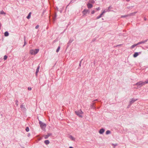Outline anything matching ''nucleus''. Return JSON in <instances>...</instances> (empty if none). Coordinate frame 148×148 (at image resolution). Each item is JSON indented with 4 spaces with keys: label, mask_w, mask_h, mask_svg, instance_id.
<instances>
[{
    "label": "nucleus",
    "mask_w": 148,
    "mask_h": 148,
    "mask_svg": "<svg viewBox=\"0 0 148 148\" xmlns=\"http://www.w3.org/2000/svg\"><path fill=\"white\" fill-rule=\"evenodd\" d=\"M95 41V40L94 39H93L92 40V41Z\"/></svg>",
    "instance_id": "nucleus-44"
},
{
    "label": "nucleus",
    "mask_w": 148,
    "mask_h": 148,
    "mask_svg": "<svg viewBox=\"0 0 148 148\" xmlns=\"http://www.w3.org/2000/svg\"><path fill=\"white\" fill-rule=\"evenodd\" d=\"M39 124L40 125V127L42 129H43V127H45L46 126V125L43 123L42 122L40 121Z\"/></svg>",
    "instance_id": "nucleus-4"
},
{
    "label": "nucleus",
    "mask_w": 148,
    "mask_h": 148,
    "mask_svg": "<svg viewBox=\"0 0 148 148\" xmlns=\"http://www.w3.org/2000/svg\"><path fill=\"white\" fill-rule=\"evenodd\" d=\"M26 131L27 132H28L29 131V129L28 127H27L25 129Z\"/></svg>",
    "instance_id": "nucleus-28"
},
{
    "label": "nucleus",
    "mask_w": 148,
    "mask_h": 148,
    "mask_svg": "<svg viewBox=\"0 0 148 148\" xmlns=\"http://www.w3.org/2000/svg\"><path fill=\"white\" fill-rule=\"evenodd\" d=\"M128 16H129L128 14L127 15H125L122 16H121V17H127Z\"/></svg>",
    "instance_id": "nucleus-31"
},
{
    "label": "nucleus",
    "mask_w": 148,
    "mask_h": 148,
    "mask_svg": "<svg viewBox=\"0 0 148 148\" xmlns=\"http://www.w3.org/2000/svg\"><path fill=\"white\" fill-rule=\"evenodd\" d=\"M9 34L8 32L6 31L4 33V36H9Z\"/></svg>",
    "instance_id": "nucleus-17"
},
{
    "label": "nucleus",
    "mask_w": 148,
    "mask_h": 148,
    "mask_svg": "<svg viewBox=\"0 0 148 148\" xmlns=\"http://www.w3.org/2000/svg\"><path fill=\"white\" fill-rule=\"evenodd\" d=\"M130 0H127V1H129Z\"/></svg>",
    "instance_id": "nucleus-47"
},
{
    "label": "nucleus",
    "mask_w": 148,
    "mask_h": 148,
    "mask_svg": "<svg viewBox=\"0 0 148 148\" xmlns=\"http://www.w3.org/2000/svg\"><path fill=\"white\" fill-rule=\"evenodd\" d=\"M24 45H23V47L26 44V42H25V37H24Z\"/></svg>",
    "instance_id": "nucleus-25"
},
{
    "label": "nucleus",
    "mask_w": 148,
    "mask_h": 148,
    "mask_svg": "<svg viewBox=\"0 0 148 148\" xmlns=\"http://www.w3.org/2000/svg\"><path fill=\"white\" fill-rule=\"evenodd\" d=\"M76 114L79 117L82 118V116L81 114H83V112L80 110L78 111H76L75 112Z\"/></svg>",
    "instance_id": "nucleus-3"
},
{
    "label": "nucleus",
    "mask_w": 148,
    "mask_h": 148,
    "mask_svg": "<svg viewBox=\"0 0 148 148\" xmlns=\"http://www.w3.org/2000/svg\"><path fill=\"white\" fill-rule=\"evenodd\" d=\"M105 130L104 129L101 128L99 130V133L100 134H102L104 133V132L105 131Z\"/></svg>",
    "instance_id": "nucleus-9"
},
{
    "label": "nucleus",
    "mask_w": 148,
    "mask_h": 148,
    "mask_svg": "<svg viewBox=\"0 0 148 148\" xmlns=\"http://www.w3.org/2000/svg\"><path fill=\"white\" fill-rule=\"evenodd\" d=\"M146 84H148V79H147L144 82L142 81H140L136 83L134 85H137L139 87H140L141 86Z\"/></svg>",
    "instance_id": "nucleus-1"
},
{
    "label": "nucleus",
    "mask_w": 148,
    "mask_h": 148,
    "mask_svg": "<svg viewBox=\"0 0 148 148\" xmlns=\"http://www.w3.org/2000/svg\"><path fill=\"white\" fill-rule=\"evenodd\" d=\"M56 16H57V15H56V14H55V18H56Z\"/></svg>",
    "instance_id": "nucleus-41"
},
{
    "label": "nucleus",
    "mask_w": 148,
    "mask_h": 148,
    "mask_svg": "<svg viewBox=\"0 0 148 148\" xmlns=\"http://www.w3.org/2000/svg\"><path fill=\"white\" fill-rule=\"evenodd\" d=\"M73 40L70 39L69 40V41L68 43V44H70L71 43L73 42Z\"/></svg>",
    "instance_id": "nucleus-24"
},
{
    "label": "nucleus",
    "mask_w": 148,
    "mask_h": 148,
    "mask_svg": "<svg viewBox=\"0 0 148 148\" xmlns=\"http://www.w3.org/2000/svg\"><path fill=\"white\" fill-rule=\"evenodd\" d=\"M49 143L50 142L48 140H46L44 141L45 143L47 145L49 144Z\"/></svg>",
    "instance_id": "nucleus-14"
},
{
    "label": "nucleus",
    "mask_w": 148,
    "mask_h": 148,
    "mask_svg": "<svg viewBox=\"0 0 148 148\" xmlns=\"http://www.w3.org/2000/svg\"><path fill=\"white\" fill-rule=\"evenodd\" d=\"M69 138L73 140H75V138L71 135H70Z\"/></svg>",
    "instance_id": "nucleus-16"
},
{
    "label": "nucleus",
    "mask_w": 148,
    "mask_h": 148,
    "mask_svg": "<svg viewBox=\"0 0 148 148\" xmlns=\"http://www.w3.org/2000/svg\"><path fill=\"white\" fill-rule=\"evenodd\" d=\"M7 58H8V56L6 55H5L4 56L3 59L4 60H6L7 59Z\"/></svg>",
    "instance_id": "nucleus-29"
},
{
    "label": "nucleus",
    "mask_w": 148,
    "mask_h": 148,
    "mask_svg": "<svg viewBox=\"0 0 148 148\" xmlns=\"http://www.w3.org/2000/svg\"><path fill=\"white\" fill-rule=\"evenodd\" d=\"M69 148H73L72 147H70Z\"/></svg>",
    "instance_id": "nucleus-43"
},
{
    "label": "nucleus",
    "mask_w": 148,
    "mask_h": 148,
    "mask_svg": "<svg viewBox=\"0 0 148 148\" xmlns=\"http://www.w3.org/2000/svg\"><path fill=\"white\" fill-rule=\"evenodd\" d=\"M117 45L116 46H119V45Z\"/></svg>",
    "instance_id": "nucleus-46"
},
{
    "label": "nucleus",
    "mask_w": 148,
    "mask_h": 148,
    "mask_svg": "<svg viewBox=\"0 0 148 148\" xmlns=\"http://www.w3.org/2000/svg\"><path fill=\"white\" fill-rule=\"evenodd\" d=\"M137 99H132L131 100V101L130 102L129 104V106H130L133 103H134L137 100Z\"/></svg>",
    "instance_id": "nucleus-7"
},
{
    "label": "nucleus",
    "mask_w": 148,
    "mask_h": 148,
    "mask_svg": "<svg viewBox=\"0 0 148 148\" xmlns=\"http://www.w3.org/2000/svg\"><path fill=\"white\" fill-rule=\"evenodd\" d=\"M20 107L22 110H24L26 109L24 106H23V104L21 105Z\"/></svg>",
    "instance_id": "nucleus-13"
},
{
    "label": "nucleus",
    "mask_w": 148,
    "mask_h": 148,
    "mask_svg": "<svg viewBox=\"0 0 148 148\" xmlns=\"http://www.w3.org/2000/svg\"><path fill=\"white\" fill-rule=\"evenodd\" d=\"M69 4H68V5H67L66 7L69 6Z\"/></svg>",
    "instance_id": "nucleus-48"
},
{
    "label": "nucleus",
    "mask_w": 148,
    "mask_h": 148,
    "mask_svg": "<svg viewBox=\"0 0 148 148\" xmlns=\"http://www.w3.org/2000/svg\"><path fill=\"white\" fill-rule=\"evenodd\" d=\"M141 53V52H135L133 55V57L136 58L137 57L139 54H140Z\"/></svg>",
    "instance_id": "nucleus-5"
},
{
    "label": "nucleus",
    "mask_w": 148,
    "mask_h": 148,
    "mask_svg": "<svg viewBox=\"0 0 148 148\" xmlns=\"http://www.w3.org/2000/svg\"><path fill=\"white\" fill-rule=\"evenodd\" d=\"M87 7H88V8H92V6H93V5H92L90 4V3H88L87 4Z\"/></svg>",
    "instance_id": "nucleus-11"
},
{
    "label": "nucleus",
    "mask_w": 148,
    "mask_h": 148,
    "mask_svg": "<svg viewBox=\"0 0 148 148\" xmlns=\"http://www.w3.org/2000/svg\"><path fill=\"white\" fill-rule=\"evenodd\" d=\"M32 88L31 87H29L28 88V90H32Z\"/></svg>",
    "instance_id": "nucleus-37"
},
{
    "label": "nucleus",
    "mask_w": 148,
    "mask_h": 148,
    "mask_svg": "<svg viewBox=\"0 0 148 148\" xmlns=\"http://www.w3.org/2000/svg\"><path fill=\"white\" fill-rule=\"evenodd\" d=\"M98 101V99H96L95 100H94L92 101V102H94V101Z\"/></svg>",
    "instance_id": "nucleus-39"
},
{
    "label": "nucleus",
    "mask_w": 148,
    "mask_h": 148,
    "mask_svg": "<svg viewBox=\"0 0 148 148\" xmlns=\"http://www.w3.org/2000/svg\"><path fill=\"white\" fill-rule=\"evenodd\" d=\"M137 13L136 12H135L133 13H132L130 14H128L129 16L134 15L135 14Z\"/></svg>",
    "instance_id": "nucleus-15"
},
{
    "label": "nucleus",
    "mask_w": 148,
    "mask_h": 148,
    "mask_svg": "<svg viewBox=\"0 0 148 148\" xmlns=\"http://www.w3.org/2000/svg\"><path fill=\"white\" fill-rule=\"evenodd\" d=\"M144 20H145V21H146L147 20V19L145 17L144 18Z\"/></svg>",
    "instance_id": "nucleus-40"
},
{
    "label": "nucleus",
    "mask_w": 148,
    "mask_h": 148,
    "mask_svg": "<svg viewBox=\"0 0 148 148\" xmlns=\"http://www.w3.org/2000/svg\"><path fill=\"white\" fill-rule=\"evenodd\" d=\"M39 25H37L35 27V28L36 29H37L39 28Z\"/></svg>",
    "instance_id": "nucleus-33"
},
{
    "label": "nucleus",
    "mask_w": 148,
    "mask_h": 148,
    "mask_svg": "<svg viewBox=\"0 0 148 148\" xmlns=\"http://www.w3.org/2000/svg\"><path fill=\"white\" fill-rule=\"evenodd\" d=\"M111 6H110L108 7V9L106 10L107 12H109L110 11V9L111 8Z\"/></svg>",
    "instance_id": "nucleus-26"
},
{
    "label": "nucleus",
    "mask_w": 148,
    "mask_h": 148,
    "mask_svg": "<svg viewBox=\"0 0 148 148\" xmlns=\"http://www.w3.org/2000/svg\"><path fill=\"white\" fill-rule=\"evenodd\" d=\"M39 51V49H35L34 50L31 49L30 51V53L32 55H36L38 52Z\"/></svg>",
    "instance_id": "nucleus-2"
},
{
    "label": "nucleus",
    "mask_w": 148,
    "mask_h": 148,
    "mask_svg": "<svg viewBox=\"0 0 148 148\" xmlns=\"http://www.w3.org/2000/svg\"><path fill=\"white\" fill-rule=\"evenodd\" d=\"M51 135L52 134L51 133H48L47 135H44L43 137L45 139H47L49 136H51Z\"/></svg>",
    "instance_id": "nucleus-8"
},
{
    "label": "nucleus",
    "mask_w": 148,
    "mask_h": 148,
    "mask_svg": "<svg viewBox=\"0 0 148 148\" xmlns=\"http://www.w3.org/2000/svg\"><path fill=\"white\" fill-rule=\"evenodd\" d=\"M95 103L93 102L91 104L90 106L91 108L92 109H96V107L94 106Z\"/></svg>",
    "instance_id": "nucleus-10"
},
{
    "label": "nucleus",
    "mask_w": 148,
    "mask_h": 148,
    "mask_svg": "<svg viewBox=\"0 0 148 148\" xmlns=\"http://www.w3.org/2000/svg\"><path fill=\"white\" fill-rule=\"evenodd\" d=\"M18 100H16L15 101V104L17 106L18 105Z\"/></svg>",
    "instance_id": "nucleus-30"
},
{
    "label": "nucleus",
    "mask_w": 148,
    "mask_h": 148,
    "mask_svg": "<svg viewBox=\"0 0 148 148\" xmlns=\"http://www.w3.org/2000/svg\"><path fill=\"white\" fill-rule=\"evenodd\" d=\"M0 14H5V13L3 10H2Z\"/></svg>",
    "instance_id": "nucleus-27"
},
{
    "label": "nucleus",
    "mask_w": 148,
    "mask_h": 148,
    "mask_svg": "<svg viewBox=\"0 0 148 148\" xmlns=\"http://www.w3.org/2000/svg\"><path fill=\"white\" fill-rule=\"evenodd\" d=\"M95 12V11L94 10H92V11L91 13L92 14H94Z\"/></svg>",
    "instance_id": "nucleus-36"
},
{
    "label": "nucleus",
    "mask_w": 148,
    "mask_h": 148,
    "mask_svg": "<svg viewBox=\"0 0 148 148\" xmlns=\"http://www.w3.org/2000/svg\"><path fill=\"white\" fill-rule=\"evenodd\" d=\"M40 68V66H38L37 68V69L36 70V76H37V73L39 71V70Z\"/></svg>",
    "instance_id": "nucleus-12"
},
{
    "label": "nucleus",
    "mask_w": 148,
    "mask_h": 148,
    "mask_svg": "<svg viewBox=\"0 0 148 148\" xmlns=\"http://www.w3.org/2000/svg\"><path fill=\"white\" fill-rule=\"evenodd\" d=\"M111 133V132L109 130H107L106 132V135H108L110 134Z\"/></svg>",
    "instance_id": "nucleus-21"
},
{
    "label": "nucleus",
    "mask_w": 148,
    "mask_h": 148,
    "mask_svg": "<svg viewBox=\"0 0 148 148\" xmlns=\"http://www.w3.org/2000/svg\"><path fill=\"white\" fill-rule=\"evenodd\" d=\"M96 9L97 11L99 10H100V8L99 7L97 8H96Z\"/></svg>",
    "instance_id": "nucleus-38"
},
{
    "label": "nucleus",
    "mask_w": 148,
    "mask_h": 148,
    "mask_svg": "<svg viewBox=\"0 0 148 148\" xmlns=\"http://www.w3.org/2000/svg\"><path fill=\"white\" fill-rule=\"evenodd\" d=\"M148 40V39H147L145 40H143L141 41H140L141 44L145 43L147 42V41Z\"/></svg>",
    "instance_id": "nucleus-19"
},
{
    "label": "nucleus",
    "mask_w": 148,
    "mask_h": 148,
    "mask_svg": "<svg viewBox=\"0 0 148 148\" xmlns=\"http://www.w3.org/2000/svg\"><path fill=\"white\" fill-rule=\"evenodd\" d=\"M88 12H89V10L85 9L82 11V13H83V15H85Z\"/></svg>",
    "instance_id": "nucleus-6"
},
{
    "label": "nucleus",
    "mask_w": 148,
    "mask_h": 148,
    "mask_svg": "<svg viewBox=\"0 0 148 148\" xmlns=\"http://www.w3.org/2000/svg\"><path fill=\"white\" fill-rule=\"evenodd\" d=\"M107 12V11H105V10H104L101 13L102 14H103L104 13H105L106 12Z\"/></svg>",
    "instance_id": "nucleus-34"
},
{
    "label": "nucleus",
    "mask_w": 148,
    "mask_h": 148,
    "mask_svg": "<svg viewBox=\"0 0 148 148\" xmlns=\"http://www.w3.org/2000/svg\"><path fill=\"white\" fill-rule=\"evenodd\" d=\"M137 46V45L136 44H134L131 46V49H132L133 48H134L135 47H136Z\"/></svg>",
    "instance_id": "nucleus-22"
},
{
    "label": "nucleus",
    "mask_w": 148,
    "mask_h": 148,
    "mask_svg": "<svg viewBox=\"0 0 148 148\" xmlns=\"http://www.w3.org/2000/svg\"><path fill=\"white\" fill-rule=\"evenodd\" d=\"M72 3V1H71L70 3H69V4L71 3Z\"/></svg>",
    "instance_id": "nucleus-42"
},
{
    "label": "nucleus",
    "mask_w": 148,
    "mask_h": 148,
    "mask_svg": "<svg viewBox=\"0 0 148 148\" xmlns=\"http://www.w3.org/2000/svg\"><path fill=\"white\" fill-rule=\"evenodd\" d=\"M101 13L99 16H97L96 18V19H98L100 18H101L102 16L103 15Z\"/></svg>",
    "instance_id": "nucleus-20"
},
{
    "label": "nucleus",
    "mask_w": 148,
    "mask_h": 148,
    "mask_svg": "<svg viewBox=\"0 0 148 148\" xmlns=\"http://www.w3.org/2000/svg\"><path fill=\"white\" fill-rule=\"evenodd\" d=\"M60 49V46H59L58 47V48H57V49L56 50V52L58 53L59 52V51Z\"/></svg>",
    "instance_id": "nucleus-23"
},
{
    "label": "nucleus",
    "mask_w": 148,
    "mask_h": 148,
    "mask_svg": "<svg viewBox=\"0 0 148 148\" xmlns=\"http://www.w3.org/2000/svg\"><path fill=\"white\" fill-rule=\"evenodd\" d=\"M141 44V43L140 42H138L136 44L137 45H139Z\"/></svg>",
    "instance_id": "nucleus-35"
},
{
    "label": "nucleus",
    "mask_w": 148,
    "mask_h": 148,
    "mask_svg": "<svg viewBox=\"0 0 148 148\" xmlns=\"http://www.w3.org/2000/svg\"><path fill=\"white\" fill-rule=\"evenodd\" d=\"M79 66H81V63H80L79 64Z\"/></svg>",
    "instance_id": "nucleus-45"
},
{
    "label": "nucleus",
    "mask_w": 148,
    "mask_h": 148,
    "mask_svg": "<svg viewBox=\"0 0 148 148\" xmlns=\"http://www.w3.org/2000/svg\"><path fill=\"white\" fill-rule=\"evenodd\" d=\"M112 146H114V147L115 146H116L117 145V143H116V144H112Z\"/></svg>",
    "instance_id": "nucleus-32"
},
{
    "label": "nucleus",
    "mask_w": 148,
    "mask_h": 148,
    "mask_svg": "<svg viewBox=\"0 0 148 148\" xmlns=\"http://www.w3.org/2000/svg\"><path fill=\"white\" fill-rule=\"evenodd\" d=\"M31 14V12H29V14H28V16L27 17V19H29L30 18Z\"/></svg>",
    "instance_id": "nucleus-18"
}]
</instances>
